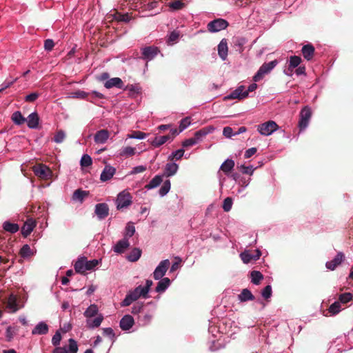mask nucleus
<instances>
[{"mask_svg":"<svg viewBox=\"0 0 353 353\" xmlns=\"http://www.w3.org/2000/svg\"><path fill=\"white\" fill-rule=\"evenodd\" d=\"M99 263V261L97 259L88 261L85 257H81L76 261L74 269L78 273L85 274L88 271L92 270Z\"/></svg>","mask_w":353,"mask_h":353,"instance_id":"obj_1","label":"nucleus"},{"mask_svg":"<svg viewBox=\"0 0 353 353\" xmlns=\"http://www.w3.org/2000/svg\"><path fill=\"white\" fill-rule=\"evenodd\" d=\"M279 129L274 121H268L257 125V131L263 136H270Z\"/></svg>","mask_w":353,"mask_h":353,"instance_id":"obj_2","label":"nucleus"},{"mask_svg":"<svg viewBox=\"0 0 353 353\" xmlns=\"http://www.w3.org/2000/svg\"><path fill=\"white\" fill-rule=\"evenodd\" d=\"M277 64L278 61L276 60L263 63L253 77V80L255 82L260 81L264 77V75L270 72Z\"/></svg>","mask_w":353,"mask_h":353,"instance_id":"obj_3","label":"nucleus"},{"mask_svg":"<svg viewBox=\"0 0 353 353\" xmlns=\"http://www.w3.org/2000/svg\"><path fill=\"white\" fill-rule=\"evenodd\" d=\"M132 203V196L130 194L123 190L120 192L117 198L116 204L118 210H121L128 208Z\"/></svg>","mask_w":353,"mask_h":353,"instance_id":"obj_4","label":"nucleus"},{"mask_svg":"<svg viewBox=\"0 0 353 353\" xmlns=\"http://www.w3.org/2000/svg\"><path fill=\"white\" fill-rule=\"evenodd\" d=\"M301 62V58L299 56H291L287 62V68L283 70L285 74L292 77L294 74V70L298 68Z\"/></svg>","mask_w":353,"mask_h":353,"instance_id":"obj_5","label":"nucleus"},{"mask_svg":"<svg viewBox=\"0 0 353 353\" xmlns=\"http://www.w3.org/2000/svg\"><path fill=\"white\" fill-rule=\"evenodd\" d=\"M312 112L310 108L306 106L301 110L299 122V127L301 130H303L307 127Z\"/></svg>","mask_w":353,"mask_h":353,"instance_id":"obj_6","label":"nucleus"},{"mask_svg":"<svg viewBox=\"0 0 353 353\" xmlns=\"http://www.w3.org/2000/svg\"><path fill=\"white\" fill-rule=\"evenodd\" d=\"M78 345L77 341L73 339L68 340V345L56 347L53 353H77Z\"/></svg>","mask_w":353,"mask_h":353,"instance_id":"obj_7","label":"nucleus"},{"mask_svg":"<svg viewBox=\"0 0 353 353\" xmlns=\"http://www.w3.org/2000/svg\"><path fill=\"white\" fill-rule=\"evenodd\" d=\"M33 172L38 177L41 179H50L52 176L51 170L46 165L39 164L33 167Z\"/></svg>","mask_w":353,"mask_h":353,"instance_id":"obj_8","label":"nucleus"},{"mask_svg":"<svg viewBox=\"0 0 353 353\" xmlns=\"http://www.w3.org/2000/svg\"><path fill=\"white\" fill-rule=\"evenodd\" d=\"M228 26L227 21L223 19H218L210 21L208 24V29L211 32H216L225 29Z\"/></svg>","mask_w":353,"mask_h":353,"instance_id":"obj_9","label":"nucleus"},{"mask_svg":"<svg viewBox=\"0 0 353 353\" xmlns=\"http://www.w3.org/2000/svg\"><path fill=\"white\" fill-rule=\"evenodd\" d=\"M170 266V261L168 259L163 260L160 262L153 272V276L155 280H159L163 278L165 274Z\"/></svg>","mask_w":353,"mask_h":353,"instance_id":"obj_10","label":"nucleus"},{"mask_svg":"<svg viewBox=\"0 0 353 353\" xmlns=\"http://www.w3.org/2000/svg\"><path fill=\"white\" fill-rule=\"evenodd\" d=\"M248 97V91H246L244 85L238 86L230 94L225 97V99H243Z\"/></svg>","mask_w":353,"mask_h":353,"instance_id":"obj_11","label":"nucleus"},{"mask_svg":"<svg viewBox=\"0 0 353 353\" xmlns=\"http://www.w3.org/2000/svg\"><path fill=\"white\" fill-rule=\"evenodd\" d=\"M134 324V320L131 315H124L120 320L119 326L123 331H128Z\"/></svg>","mask_w":353,"mask_h":353,"instance_id":"obj_12","label":"nucleus"},{"mask_svg":"<svg viewBox=\"0 0 353 353\" xmlns=\"http://www.w3.org/2000/svg\"><path fill=\"white\" fill-rule=\"evenodd\" d=\"M115 173L116 169L114 167L106 165L101 174L100 180L103 182L109 181L113 177Z\"/></svg>","mask_w":353,"mask_h":353,"instance_id":"obj_13","label":"nucleus"},{"mask_svg":"<svg viewBox=\"0 0 353 353\" xmlns=\"http://www.w3.org/2000/svg\"><path fill=\"white\" fill-rule=\"evenodd\" d=\"M345 256L343 252H339L337 253L336 256L330 261H327L325 266L330 270H334L338 265H339L344 260Z\"/></svg>","mask_w":353,"mask_h":353,"instance_id":"obj_14","label":"nucleus"},{"mask_svg":"<svg viewBox=\"0 0 353 353\" xmlns=\"http://www.w3.org/2000/svg\"><path fill=\"white\" fill-rule=\"evenodd\" d=\"M130 245L129 240L123 238L113 246L112 250L117 254H122L130 247Z\"/></svg>","mask_w":353,"mask_h":353,"instance_id":"obj_15","label":"nucleus"},{"mask_svg":"<svg viewBox=\"0 0 353 353\" xmlns=\"http://www.w3.org/2000/svg\"><path fill=\"white\" fill-rule=\"evenodd\" d=\"M241 259L244 263H248L252 261H256L261 256V252L259 250H256V254H251L248 251H245L240 254Z\"/></svg>","mask_w":353,"mask_h":353,"instance_id":"obj_16","label":"nucleus"},{"mask_svg":"<svg viewBox=\"0 0 353 353\" xmlns=\"http://www.w3.org/2000/svg\"><path fill=\"white\" fill-rule=\"evenodd\" d=\"M36 226V222L33 219H28L21 228V234L24 237H27L33 231Z\"/></svg>","mask_w":353,"mask_h":353,"instance_id":"obj_17","label":"nucleus"},{"mask_svg":"<svg viewBox=\"0 0 353 353\" xmlns=\"http://www.w3.org/2000/svg\"><path fill=\"white\" fill-rule=\"evenodd\" d=\"M109 209L105 203H99L95 206V213L99 219H103L108 215Z\"/></svg>","mask_w":353,"mask_h":353,"instance_id":"obj_18","label":"nucleus"},{"mask_svg":"<svg viewBox=\"0 0 353 353\" xmlns=\"http://www.w3.org/2000/svg\"><path fill=\"white\" fill-rule=\"evenodd\" d=\"M159 50L156 47H146L142 49L143 58L146 60H152L158 54Z\"/></svg>","mask_w":353,"mask_h":353,"instance_id":"obj_19","label":"nucleus"},{"mask_svg":"<svg viewBox=\"0 0 353 353\" xmlns=\"http://www.w3.org/2000/svg\"><path fill=\"white\" fill-rule=\"evenodd\" d=\"M109 132L106 130H101L94 135V141L97 143L103 144L109 138Z\"/></svg>","mask_w":353,"mask_h":353,"instance_id":"obj_20","label":"nucleus"},{"mask_svg":"<svg viewBox=\"0 0 353 353\" xmlns=\"http://www.w3.org/2000/svg\"><path fill=\"white\" fill-rule=\"evenodd\" d=\"M28 128L35 129L39 125V118L37 112H32L26 119Z\"/></svg>","mask_w":353,"mask_h":353,"instance_id":"obj_21","label":"nucleus"},{"mask_svg":"<svg viewBox=\"0 0 353 353\" xmlns=\"http://www.w3.org/2000/svg\"><path fill=\"white\" fill-rule=\"evenodd\" d=\"M48 325L45 322L41 321L32 330V334L33 335L46 334L48 333Z\"/></svg>","mask_w":353,"mask_h":353,"instance_id":"obj_22","label":"nucleus"},{"mask_svg":"<svg viewBox=\"0 0 353 353\" xmlns=\"http://www.w3.org/2000/svg\"><path fill=\"white\" fill-rule=\"evenodd\" d=\"M228 43L225 39H223L219 44L218 45V53L219 57L225 60L228 56Z\"/></svg>","mask_w":353,"mask_h":353,"instance_id":"obj_23","label":"nucleus"},{"mask_svg":"<svg viewBox=\"0 0 353 353\" xmlns=\"http://www.w3.org/2000/svg\"><path fill=\"white\" fill-rule=\"evenodd\" d=\"M103 320V316L100 314H98L94 319H86V325L90 329H94L95 327H98L101 324Z\"/></svg>","mask_w":353,"mask_h":353,"instance_id":"obj_24","label":"nucleus"},{"mask_svg":"<svg viewBox=\"0 0 353 353\" xmlns=\"http://www.w3.org/2000/svg\"><path fill=\"white\" fill-rule=\"evenodd\" d=\"M105 87L108 89L116 87L121 88L123 86L122 80L119 77H114L108 79L104 84Z\"/></svg>","mask_w":353,"mask_h":353,"instance_id":"obj_25","label":"nucleus"},{"mask_svg":"<svg viewBox=\"0 0 353 353\" xmlns=\"http://www.w3.org/2000/svg\"><path fill=\"white\" fill-rule=\"evenodd\" d=\"M6 307L10 310V312H15L19 310L16 296H14V294L10 295L7 301Z\"/></svg>","mask_w":353,"mask_h":353,"instance_id":"obj_26","label":"nucleus"},{"mask_svg":"<svg viewBox=\"0 0 353 353\" xmlns=\"http://www.w3.org/2000/svg\"><path fill=\"white\" fill-rule=\"evenodd\" d=\"M171 139L170 135H165L161 137H157L154 139H149L148 141L154 146V147H159L166 143Z\"/></svg>","mask_w":353,"mask_h":353,"instance_id":"obj_27","label":"nucleus"},{"mask_svg":"<svg viewBox=\"0 0 353 353\" xmlns=\"http://www.w3.org/2000/svg\"><path fill=\"white\" fill-rule=\"evenodd\" d=\"M301 52L304 58L309 61L313 57L314 48L310 44H307L303 46Z\"/></svg>","mask_w":353,"mask_h":353,"instance_id":"obj_28","label":"nucleus"},{"mask_svg":"<svg viewBox=\"0 0 353 353\" xmlns=\"http://www.w3.org/2000/svg\"><path fill=\"white\" fill-rule=\"evenodd\" d=\"M179 169V165L177 163L174 162L168 163L165 165V174L167 176H171L174 175Z\"/></svg>","mask_w":353,"mask_h":353,"instance_id":"obj_29","label":"nucleus"},{"mask_svg":"<svg viewBox=\"0 0 353 353\" xmlns=\"http://www.w3.org/2000/svg\"><path fill=\"white\" fill-rule=\"evenodd\" d=\"M99 308L96 304H91L84 312L83 315L86 319L98 315Z\"/></svg>","mask_w":353,"mask_h":353,"instance_id":"obj_30","label":"nucleus"},{"mask_svg":"<svg viewBox=\"0 0 353 353\" xmlns=\"http://www.w3.org/2000/svg\"><path fill=\"white\" fill-rule=\"evenodd\" d=\"M234 165V161L232 159H228L221 164L220 169L228 174L233 170Z\"/></svg>","mask_w":353,"mask_h":353,"instance_id":"obj_31","label":"nucleus"},{"mask_svg":"<svg viewBox=\"0 0 353 353\" xmlns=\"http://www.w3.org/2000/svg\"><path fill=\"white\" fill-rule=\"evenodd\" d=\"M238 299L241 302H245L248 301H252L254 296L252 292L248 289H243L241 292L238 295Z\"/></svg>","mask_w":353,"mask_h":353,"instance_id":"obj_32","label":"nucleus"},{"mask_svg":"<svg viewBox=\"0 0 353 353\" xmlns=\"http://www.w3.org/2000/svg\"><path fill=\"white\" fill-rule=\"evenodd\" d=\"M170 285V280L168 278H163L159 281L156 291L157 292H164Z\"/></svg>","mask_w":353,"mask_h":353,"instance_id":"obj_33","label":"nucleus"},{"mask_svg":"<svg viewBox=\"0 0 353 353\" xmlns=\"http://www.w3.org/2000/svg\"><path fill=\"white\" fill-rule=\"evenodd\" d=\"M3 228L5 231L14 234L19 231V226L17 223H13L10 221H5L3 223Z\"/></svg>","mask_w":353,"mask_h":353,"instance_id":"obj_34","label":"nucleus"},{"mask_svg":"<svg viewBox=\"0 0 353 353\" xmlns=\"http://www.w3.org/2000/svg\"><path fill=\"white\" fill-rule=\"evenodd\" d=\"M141 256V250L139 248H135L132 250L130 254L127 256V259L131 262H135L139 259Z\"/></svg>","mask_w":353,"mask_h":353,"instance_id":"obj_35","label":"nucleus"},{"mask_svg":"<svg viewBox=\"0 0 353 353\" xmlns=\"http://www.w3.org/2000/svg\"><path fill=\"white\" fill-rule=\"evenodd\" d=\"M213 130H214L213 128H210L208 129H207V128L201 129L195 132L194 139L196 140L197 143H199L200 141H201L203 137L206 136L208 134L212 132Z\"/></svg>","mask_w":353,"mask_h":353,"instance_id":"obj_36","label":"nucleus"},{"mask_svg":"<svg viewBox=\"0 0 353 353\" xmlns=\"http://www.w3.org/2000/svg\"><path fill=\"white\" fill-rule=\"evenodd\" d=\"M213 130H214L213 128H210L208 129H207V128L201 129L195 132L194 139L196 140L197 143H199L200 141H201L203 137L206 136L208 134L212 132Z\"/></svg>","mask_w":353,"mask_h":353,"instance_id":"obj_37","label":"nucleus"},{"mask_svg":"<svg viewBox=\"0 0 353 353\" xmlns=\"http://www.w3.org/2000/svg\"><path fill=\"white\" fill-rule=\"evenodd\" d=\"M162 182V176L157 175L155 176L148 184L145 185V188L148 190H151L159 186Z\"/></svg>","mask_w":353,"mask_h":353,"instance_id":"obj_38","label":"nucleus"},{"mask_svg":"<svg viewBox=\"0 0 353 353\" xmlns=\"http://www.w3.org/2000/svg\"><path fill=\"white\" fill-rule=\"evenodd\" d=\"M134 233L135 227L132 223H128L125 228L123 238L129 240V239L132 237L134 234Z\"/></svg>","mask_w":353,"mask_h":353,"instance_id":"obj_39","label":"nucleus"},{"mask_svg":"<svg viewBox=\"0 0 353 353\" xmlns=\"http://www.w3.org/2000/svg\"><path fill=\"white\" fill-rule=\"evenodd\" d=\"M185 151L183 149H179L172 152L168 156V160L172 161L174 160L178 161L180 160L184 155Z\"/></svg>","mask_w":353,"mask_h":353,"instance_id":"obj_40","label":"nucleus"},{"mask_svg":"<svg viewBox=\"0 0 353 353\" xmlns=\"http://www.w3.org/2000/svg\"><path fill=\"white\" fill-rule=\"evenodd\" d=\"M341 310V303L339 301H335L328 308V312L330 315H336L339 313Z\"/></svg>","mask_w":353,"mask_h":353,"instance_id":"obj_41","label":"nucleus"},{"mask_svg":"<svg viewBox=\"0 0 353 353\" xmlns=\"http://www.w3.org/2000/svg\"><path fill=\"white\" fill-rule=\"evenodd\" d=\"M136 154V148L131 147V146H127L125 148H123L120 152V155L122 157H131Z\"/></svg>","mask_w":353,"mask_h":353,"instance_id":"obj_42","label":"nucleus"},{"mask_svg":"<svg viewBox=\"0 0 353 353\" xmlns=\"http://www.w3.org/2000/svg\"><path fill=\"white\" fill-rule=\"evenodd\" d=\"M88 195V192L80 189L74 191L72 199L74 201H80L81 203L83 201L84 198Z\"/></svg>","mask_w":353,"mask_h":353,"instance_id":"obj_43","label":"nucleus"},{"mask_svg":"<svg viewBox=\"0 0 353 353\" xmlns=\"http://www.w3.org/2000/svg\"><path fill=\"white\" fill-rule=\"evenodd\" d=\"M12 119L17 125H21L26 121V119L19 111L14 112L12 114Z\"/></svg>","mask_w":353,"mask_h":353,"instance_id":"obj_44","label":"nucleus"},{"mask_svg":"<svg viewBox=\"0 0 353 353\" xmlns=\"http://www.w3.org/2000/svg\"><path fill=\"white\" fill-rule=\"evenodd\" d=\"M170 188L171 183L170 180H166L159 190V195L161 196L166 195L169 192Z\"/></svg>","mask_w":353,"mask_h":353,"instance_id":"obj_45","label":"nucleus"},{"mask_svg":"<svg viewBox=\"0 0 353 353\" xmlns=\"http://www.w3.org/2000/svg\"><path fill=\"white\" fill-rule=\"evenodd\" d=\"M148 134L146 133H144L141 131H134L131 134H128L127 135L128 139H139L142 140L147 137Z\"/></svg>","mask_w":353,"mask_h":353,"instance_id":"obj_46","label":"nucleus"},{"mask_svg":"<svg viewBox=\"0 0 353 353\" xmlns=\"http://www.w3.org/2000/svg\"><path fill=\"white\" fill-rule=\"evenodd\" d=\"M263 278L262 274L259 271H252L251 272V281L255 285H258Z\"/></svg>","mask_w":353,"mask_h":353,"instance_id":"obj_47","label":"nucleus"},{"mask_svg":"<svg viewBox=\"0 0 353 353\" xmlns=\"http://www.w3.org/2000/svg\"><path fill=\"white\" fill-rule=\"evenodd\" d=\"M125 90L129 91V94L132 97H135L141 92V88L136 85H130L126 86Z\"/></svg>","mask_w":353,"mask_h":353,"instance_id":"obj_48","label":"nucleus"},{"mask_svg":"<svg viewBox=\"0 0 353 353\" xmlns=\"http://www.w3.org/2000/svg\"><path fill=\"white\" fill-rule=\"evenodd\" d=\"M20 254L22 257L26 258L33 255V252L30 247L26 244L21 248Z\"/></svg>","mask_w":353,"mask_h":353,"instance_id":"obj_49","label":"nucleus"},{"mask_svg":"<svg viewBox=\"0 0 353 353\" xmlns=\"http://www.w3.org/2000/svg\"><path fill=\"white\" fill-rule=\"evenodd\" d=\"M80 163L82 167H88L92 163V158L88 154H83L81 159Z\"/></svg>","mask_w":353,"mask_h":353,"instance_id":"obj_50","label":"nucleus"},{"mask_svg":"<svg viewBox=\"0 0 353 353\" xmlns=\"http://www.w3.org/2000/svg\"><path fill=\"white\" fill-rule=\"evenodd\" d=\"M233 201L231 197H227L224 199L223 203V209L225 212H229L232 207Z\"/></svg>","mask_w":353,"mask_h":353,"instance_id":"obj_51","label":"nucleus"},{"mask_svg":"<svg viewBox=\"0 0 353 353\" xmlns=\"http://www.w3.org/2000/svg\"><path fill=\"white\" fill-rule=\"evenodd\" d=\"M339 299L340 303H347L352 299V294L350 292L341 294H340Z\"/></svg>","mask_w":353,"mask_h":353,"instance_id":"obj_52","label":"nucleus"},{"mask_svg":"<svg viewBox=\"0 0 353 353\" xmlns=\"http://www.w3.org/2000/svg\"><path fill=\"white\" fill-rule=\"evenodd\" d=\"M65 138V133L63 130L58 131L54 137V141L57 143H62Z\"/></svg>","mask_w":353,"mask_h":353,"instance_id":"obj_53","label":"nucleus"},{"mask_svg":"<svg viewBox=\"0 0 353 353\" xmlns=\"http://www.w3.org/2000/svg\"><path fill=\"white\" fill-rule=\"evenodd\" d=\"M171 9L174 10H181L184 7V3L181 1H175L169 4Z\"/></svg>","mask_w":353,"mask_h":353,"instance_id":"obj_54","label":"nucleus"},{"mask_svg":"<svg viewBox=\"0 0 353 353\" xmlns=\"http://www.w3.org/2000/svg\"><path fill=\"white\" fill-rule=\"evenodd\" d=\"M179 37V33L176 31L172 32L168 39V43L170 44H172L173 43L176 42Z\"/></svg>","mask_w":353,"mask_h":353,"instance_id":"obj_55","label":"nucleus"},{"mask_svg":"<svg viewBox=\"0 0 353 353\" xmlns=\"http://www.w3.org/2000/svg\"><path fill=\"white\" fill-rule=\"evenodd\" d=\"M256 168H254L253 165H249V166H245L241 165V170L243 174H250L252 175L254 171Z\"/></svg>","mask_w":353,"mask_h":353,"instance_id":"obj_56","label":"nucleus"},{"mask_svg":"<svg viewBox=\"0 0 353 353\" xmlns=\"http://www.w3.org/2000/svg\"><path fill=\"white\" fill-rule=\"evenodd\" d=\"M61 340V335L59 331H57L56 333L52 338V343L54 346H57L59 345L60 341Z\"/></svg>","mask_w":353,"mask_h":353,"instance_id":"obj_57","label":"nucleus"},{"mask_svg":"<svg viewBox=\"0 0 353 353\" xmlns=\"http://www.w3.org/2000/svg\"><path fill=\"white\" fill-rule=\"evenodd\" d=\"M15 334V329L13 327L9 326L6 329V336L8 341H10L12 339L14 335Z\"/></svg>","mask_w":353,"mask_h":353,"instance_id":"obj_58","label":"nucleus"},{"mask_svg":"<svg viewBox=\"0 0 353 353\" xmlns=\"http://www.w3.org/2000/svg\"><path fill=\"white\" fill-rule=\"evenodd\" d=\"M197 143L196 140L194 137L185 139L182 145L185 148L193 146Z\"/></svg>","mask_w":353,"mask_h":353,"instance_id":"obj_59","label":"nucleus"},{"mask_svg":"<svg viewBox=\"0 0 353 353\" xmlns=\"http://www.w3.org/2000/svg\"><path fill=\"white\" fill-rule=\"evenodd\" d=\"M264 299H269L272 296V288L270 285H267L262 291L261 293Z\"/></svg>","mask_w":353,"mask_h":353,"instance_id":"obj_60","label":"nucleus"},{"mask_svg":"<svg viewBox=\"0 0 353 353\" xmlns=\"http://www.w3.org/2000/svg\"><path fill=\"white\" fill-rule=\"evenodd\" d=\"M191 123L190 119L189 117H186L181 120L180 123V130L181 131L184 130L187 128Z\"/></svg>","mask_w":353,"mask_h":353,"instance_id":"obj_61","label":"nucleus"},{"mask_svg":"<svg viewBox=\"0 0 353 353\" xmlns=\"http://www.w3.org/2000/svg\"><path fill=\"white\" fill-rule=\"evenodd\" d=\"M223 134L226 138H231L232 136H235L234 133H233L232 128L228 126L223 128Z\"/></svg>","mask_w":353,"mask_h":353,"instance_id":"obj_62","label":"nucleus"},{"mask_svg":"<svg viewBox=\"0 0 353 353\" xmlns=\"http://www.w3.org/2000/svg\"><path fill=\"white\" fill-rule=\"evenodd\" d=\"M133 301H134V299H132V296L129 294V293L126 295L125 299L121 302V305L123 307L128 306L130 305Z\"/></svg>","mask_w":353,"mask_h":353,"instance_id":"obj_63","label":"nucleus"},{"mask_svg":"<svg viewBox=\"0 0 353 353\" xmlns=\"http://www.w3.org/2000/svg\"><path fill=\"white\" fill-rule=\"evenodd\" d=\"M146 170V167L144 165H138L135 166L132 168V171L130 172L131 174H136L138 173H141L144 172Z\"/></svg>","mask_w":353,"mask_h":353,"instance_id":"obj_64","label":"nucleus"}]
</instances>
